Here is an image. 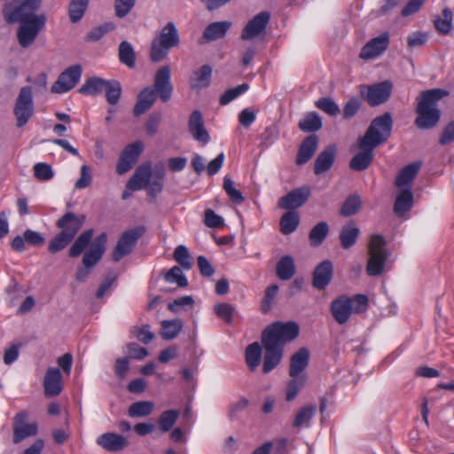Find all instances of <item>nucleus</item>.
Instances as JSON below:
<instances>
[{
    "label": "nucleus",
    "mask_w": 454,
    "mask_h": 454,
    "mask_svg": "<svg viewBox=\"0 0 454 454\" xmlns=\"http://www.w3.org/2000/svg\"><path fill=\"white\" fill-rule=\"evenodd\" d=\"M136 0H114V12L118 18L126 17L135 6Z\"/></svg>",
    "instance_id": "61"
},
{
    "label": "nucleus",
    "mask_w": 454,
    "mask_h": 454,
    "mask_svg": "<svg viewBox=\"0 0 454 454\" xmlns=\"http://www.w3.org/2000/svg\"><path fill=\"white\" fill-rule=\"evenodd\" d=\"M359 234L360 230L354 222L347 223L341 227L339 234L341 247L348 249L353 247L356 244Z\"/></svg>",
    "instance_id": "33"
},
{
    "label": "nucleus",
    "mask_w": 454,
    "mask_h": 454,
    "mask_svg": "<svg viewBox=\"0 0 454 454\" xmlns=\"http://www.w3.org/2000/svg\"><path fill=\"white\" fill-rule=\"evenodd\" d=\"M276 271L281 280H289L295 274V264L292 256L285 255L277 263Z\"/></svg>",
    "instance_id": "37"
},
{
    "label": "nucleus",
    "mask_w": 454,
    "mask_h": 454,
    "mask_svg": "<svg viewBox=\"0 0 454 454\" xmlns=\"http://www.w3.org/2000/svg\"><path fill=\"white\" fill-rule=\"evenodd\" d=\"M393 119L390 113L374 118L368 127L363 138V145H372L379 146L385 143L391 136Z\"/></svg>",
    "instance_id": "4"
},
{
    "label": "nucleus",
    "mask_w": 454,
    "mask_h": 454,
    "mask_svg": "<svg viewBox=\"0 0 454 454\" xmlns=\"http://www.w3.org/2000/svg\"><path fill=\"white\" fill-rule=\"evenodd\" d=\"M449 90L434 88L422 91L417 98L415 125L421 129H429L435 127L441 118V111L437 103L448 97Z\"/></svg>",
    "instance_id": "1"
},
{
    "label": "nucleus",
    "mask_w": 454,
    "mask_h": 454,
    "mask_svg": "<svg viewBox=\"0 0 454 454\" xmlns=\"http://www.w3.org/2000/svg\"><path fill=\"white\" fill-rule=\"evenodd\" d=\"M333 266L331 261L325 260L314 270L312 286L317 290H324L332 281Z\"/></svg>",
    "instance_id": "22"
},
{
    "label": "nucleus",
    "mask_w": 454,
    "mask_h": 454,
    "mask_svg": "<svg viewBox=\"0 0 454 454\" xmlns=\"http://www.w3.org/2000/svg\"><path fill=\"white\" fill-rule=\"evenodd\" d=\"M145 229L143 226L136 227L126 231L119 239L114 252L113 260L119 262L122 257L130 254L137 239L145 233Z\"/></svg>",
    "instance_id": "11"
},
{
    "label": "nucleus",
    "mask_w": 454,
    "mask_h": 454,
    "mask_svg": "<svg viewBox=\"0 0 454 454\" xmlns=\"http://www.w3.org/2000/svg\"><path fill=\"white\" fill-rule=\"evenodd\" d=\"M389 34L384 32L377 37L367 42L359 53V58L364 60H369L380 56L389 45Z\"/></svg>",
    "instance_id": "14"
},
{
    "label": "nucleus",
    "mask_w": 454,
    "mask_h": 454,
    "mask_svg": "<svg viewBox=\"0 0 454 454\" xmlns=\"http://www.w3.org/2000/svg\"><path fill=\"white\" fill-rule=\"evenodd\" d=\"M165 280L168 283H176L180 287H185L188 285L187 278L183 274L178 266L172 267L165 275Z\"/></svg>",
    "instance_id": "57"
},
{
    "label": "nucleus",
    "mask_w": 454,
    "mask_h": 454,
    "mask_svg": "<svg viewBox=\"0 0 454 454\" xmlns=\"http://www.w3.org/2000/svg\"><path fill=\"white\" fill-rule=\"evenodd\" d=\"M223 188L234 203L241 204L245 200L244 196L236 189L234 182L229 176H224Z\"/></svg>",
    "instance_id": "53"
},
{
    "label": "nucleus",
    "mask_w": 454,
    "mask_h": 454,
    "mask_svg": "<svg viewBox=\"0 0 454 454\" xmlns=\"http://www.w3.org/2000/svg\"><path fill=\"white\" fill-rule=\"evenodd\" d=\"M317 136L310 135L308 137H306L300 145L296 157V163L298 165H303L306 162H308L317 151Z\"/></svg>",
    "instance_id": "32"
},
{
    "label": "nucleus",
    "mask_w": 454,
    "mask_h": 454,
    "mask_svg": "<svg viewBox=\"0 0 454 454\" xmlns=\"http://www.w3.org/2000/svg\"><path fill=\"white\" fill-rule=\"evenodd\" d=\"M104 92L106 93L107 103L112 106L116 105L121 94V83L116 80L108 81Z\"/></svg>",
    "instance_id": "50"
},
{
    "label": "nucleus",
    "mask_w": 454,
    "mask_h": 454,
    "mask_svg": "<svg viewBox=\"0 0 454 454\" xmlns=\"http://www.w3.org/2000/svg\"><path fill=\"white\" fill-rule=\"evenodd\" d=\"M143 144L139 141L128 145L120 154L116 172L119 175H123L131 169L143 152Z\"/></svg>",
    "instance_id": "13"
},
{
    "label": "nucleus",
    "mask_w": 454,
    "mask_h": 454,
    "mask_svg": "<svg viewBox=\"0 0 454 454\" xmlns=\"http://www.w3.org/2000/svg\"><path fill=\"white\" fill-rule=\"evenodd\" d=\"M420 167L421 163L417 161L402 168L395 178V185L403 187L410 184L419 173Z\"/></svg>",
    "instance_id": "39"
},
{
    "label": "nucleus",
    "mask_w": 454,
    "mask_h": 454,
    "mask_svg": "<svg viewBox=\"0 0 454 454\" xmlns=\"http://www.w3.org/2000/svg\"><path fill=\"white\" fill-rule=\"evenodd\" d=\"M336 156V146L330 145L325 147L317 157L314 166V173L320 175L329 170L335 160Z\"/></svg>",
    "instance_id": "30"
},
{
    "label": "nucleus",
    "mask_w": 454,
    "mask_h": 454,
    "mask_svg": "<svg viewBox=\"0 0 454 454\" xmlns=\"http://www.w3.org/2000/svg\"><path fill=\"white\" fill-rule=\"evenodd\" d=\"M453 14L450 8H444L442 15L437 16L434 24L436 30L442 35H448L452 29Z\"/></svg>",
    "instance_id": "41"
},
{
    "label": "nucleus",
    "mask_w": 454,
    "mask_h": 454,
    "mask_svg": "<svg viewBox=\"0 0 454 454\" xmlns=\"http://www.w3.org/2000/svg\"><path fill=\"white\" fill-rule=\"evenodd\" d=\"M106 241L107 236L106 233H101L97 237L90 249L83 255L82 264L84 267L90 269L100 261L106 250Z\"/></svg>",
    "instance_id": "20"
},
{
    "label": "nucleus",
    "mask_w": 454,
    "mask_h": 454,
    "mask_svg": "<svg viewBox=\"0 0 454 454\" xmlns=\"http://www.w3.org/2000/svg\"><path fill=\"white\" fill-rule=\"evenodd\" d=\"M153 406L154 404L151 402H136L130 405L129 409V415L133 418L145 417L152 412Z\"/></svg>",
    "instance_id": "52"
},
{
    "label": "nucleus",
    "mask_w": 454,
    "mask_h": 454,
    "mask_svg": "<svg viewBox=\"0 0 454 454\" xmlns=\"http://www.w3.org/2000/svg\"><path fill=\"white\" fill-rule=\"evenodd\" d=\"M311 193L308 185L296 188L289 192L278 200V207L282 209L292 210L299 208L306 203Z\"/></svg>",
    "instance_id": "15"
},
{
    "label": "nucleus",
    "mask_w": 454,
    "mask_h": 454,
    "mask_svg": "<svg viewBox=\"0 0 454 454\" xmlns=\"http://www.w3.org/2000/svg\"><path fill=\"white\" fill-rule=\"evenodd\" d=\"M73 239L65 233H58L50 242L48 250L51 254H56L63 250Z\"/></svg>",
    "instance_id": "54"
},
{
    "label": "nucleus",
    "mask_w": 454,
    "mask_h": 454,
    "mask_svg": "<svg viewBox=\"0 0 454 454\" xmlns=\"http://www.w3.org/2000/svg\"><path fill=\"white\" fill-rule=\"evenodd\" d=\"M329 233V226L325 222H320L316 224L309 234L310 244L317 247L322 244Z\"/></svg>",
    "instance_id": "44"
},
{
    "label": "nucleus",
    "mask_w": 454,
    "mask_h": 454,
    "mask_svg": "<svg viewBox=\"0 0 454 454\" xmlns=\"http://www.w3.org/2000/svg\"><path fill=\"white\" fill-rule=\"evenodd\" d=\"M21 25L17 30V38L22 48L29 47L36 39L40 31L44 27L46 16L38 14L27 21H19Z\"/></svg>",
    "instance_id": "8"
},
{
    "label": "nucleus",
    "mask_w": 454,
    "mask_h": 454,
    "mask_svg": "<svg viewBox=\"0 0 454 454\" xmlns=\"http://www.w3.org/2000/svg\"><path fill=\"white\" fill-rule=\"evenodd\" d=\"M170 78L171 71L169 66H163L156 72L153 90L163 102H167L172 94L173 87Z\"/></svg>",
    "instance_id": "18"
},
{
    "label": "nucleus",
    "mask_w": 454,
    "mask_h": 454,
    "mask_svg": "<svg viewBox=\"0 0 454 454\" xmlns=\"http://www.w3.org/2000/svg\"><path fill=\"white\" fill-rule=\"evenodd\" d=\"M315 105L318 109L332 116H336L340 113L339 106L330 98H319Z\"/></svg>",
    "instance_id": "58"
},
{
    "label": "nucleus",
    "mask_w": 454,
    "mask_h": 454,
    "mask_svg": "<svg viewBox=\"0 0 454 454\" xmlns=\"http://www.w3.org/2000/svg\"><path fill=\"white\" fill-rule=\"evenodd\" d=\"M174 259L185 270L192 268L190 262V253L187 247L184 245H179L174 251Z\"/></svg>",
    "instance_id": "59"
},
{
    "label": "nucleus",
    "mask_w": 454,
    "mask_h": 454,
    "mask_svg": "<svg viewBox=\"0 0 454 454\" xmlns=\"http://www.w3.org/2000/svg\"><path fill=\"white\" fill-rule=\"evenodd\" d=\"M125 357L129 359L142 360L148 356V351L145 348L140 347L136 342H129L124 347Z\"/></svg>",
    "instance_id": "55"
},
{
    "label": "nucleus",
    "mask_w": 454,
    "mask_h": 454,
    "mask_svg": "<svg viewBox=\"0 0 454 454\" xmlns=\"http://www.w3.org/2000/svg\"><path fill=\"white\" fill-rule=\"evenodd\" d=\"M84 221L83 215H77L73 212H67L56 222V226L61 231V233H65L74 239Z\"/></svg>",
    "instance_id": "19"
},
{
    "label": "nucleus",
    "mask_w": 454,
    "mask_h": 454,
    "mask_svg": "<svg viewBox=\"0 0 454 454\" xmlns=\"http://www.w3.org/2000/svg\"><path fill=\"white\" fill-rule=\"evenodd\" d=\"M107 82L99 77L89 78L79 89V92L83 95H99L105 91Z\"/></svg>",
    "instance_id": "35"
},
{
    "label": "nucleus",
    "mask_w": 454,
    "mask_h": 454,
    "mask_svg": "<svg viewBox=\"0 0 454 454\" xmlns=\"http://www.w3.org/2000/svg\"><path fill=\"white\" fill-rule=\"evenodd\" d=\"M82 75V67L74 65L62 72L51 87V92L62 94L73 89Z\"/></svg>",
    "instance_id": "12"
},
{
    "label": "nucleus",
    "mask_w": 454,
    "mask_h": 454,
    "mask_svg": "<svg viewBox=\"0 0 454 454\" xmlns=\"http://www.w3.org/2000/svg\"><path fill=\"white\" fill-rule=\"evenodd\" d=\"M361 207L362 200L360 196L357 194H353L346 199L340 213L343 216H351L356 214L361 209Z\"/></svg>",
    "instance_id": "45"
},
{
    "label": "nucleus",
    "mask_w": 454,
    "mask_h": 454,
    "mask_svg": "<svg viewBox=\"0 0 454 454\" xmlns=\"http://www.w3.org/2000/svg\"><path fill=\"white\" fill-rule=\"evenodd\" d=\"M130 334L144 344H149L154 339V333L150 331L148 324L142 326L134 325L129 329Z\"/></svg>",
    "instance_id": "49"
},
{
    "label": "nucleus",
    "mask_w": 454,
    "mask_h": 454,
    "mask_svg": "<svg viewBox=\"0 0 454 454\" xmlns=\"http://www.w3.org/2000/svg\"><path fill=\"white\" fill-rule=\"evenodd\" d=\"M35 176L42 181H48L53 177L51 167L46 163H36L34 166Z\"/></svg>",
    "instance_id": "62"
},
{
    "label": "nucleus",
    "mask_w": 454,
    "mask_h": 454,
    "mask_svg": "<svg viewBox=\"0 0 454 454\" xmlns=\"http://www.w3.org/2000/svg\"><path fill=\"white\" fill-rule=\"evenodd\" d=\"M352 308L350 298L341 296L332 302L331 312L338 324L344 325L353 312Z\"/></svg>",
    "instance_id": "26"
},
{
    "label": "nucleus",
    "mask_w": 454,
    "mask_h": 454,
    "mask_svg": "<svg viewBox=\"0 0 454 454\" xmlns=\"http://www.w3.org/2000/svg\"><path fill=\"white\" fill-rule=\"evenodd\" d=\"M188 128L193 138L198 142L206 145L210 141V136L205 128L202 114L199 110L191 114Z\"/></svg>",
    "instance_id": "21"
},
{
    "label": "nucleus",
    "mask_w": 454,
    "mask_h": 454,
    "mask_svg": "<svg viewBox=\"0 0 454 454\" xmlns=\"http://www.w3.org/2000/svg\"><path fill=\"white\" fill-rule=\"evenodd\" d=\"M212 72V67L209 65H203L193 71L190 77L191 89L202 90L207 88L210 85Z\"/></svg>",
    "instance_id": "31"
},
{
    "label": "nucleus",
    "mask_w": 454,
    "mask_h": 454,
    "mask_svg": "<svg viewBox=\"0 0 454 454\" xmlns=\"http://www.w3.org/2000/svg\"><path fill=\"white\" fill-rule=\"evenodd\" d=\"M262 344L264 348V357L262 363L263 373H269L275 369L283 358V350L279 344L272 343L262 337Z\"/></svg>",
    "instance_id": "16"
},
{
    "label": "nucleus",
    "mask_w": 454,
    "mask_h": 454,
    "mask_svg": "<svg viewBox=\"0 0 454 454\" xmlns=\"http://www.w3.org/2000/svg\"><path fill=\"white\" fill-rule=\"evenodd\" d=\"M29 414L27 411L18 412L13 418L12 422V442L18 444L23 440L35 436L38 433L37 424L35 422L29 423Z\"/></svg>",
    "instance_id": "10"
},
{
    "label": "nucleus",
    "mask_w": 454,
    "mask_h": 454,
    "mask_svg": "<svg viewBox=\"0 0 454 454\" xmlns=\"http://www.w3.org/2000/svg\"><path fill=\"white\" fill-rule=\"evenodd\" d=\"M299 332V325L294 322H276L263 330L262 337L284 348L286 342L297 338Z\"/></svg>",
    "instance_id": "5"
},
{
    "label": "nucleus",
    "mask_w": 454,
    "mask_h": 454,
    "mask_svg": "<svg viewBox=\"0 0 454 454\" xmlns=\"http://www.w3.org/2000/svg\"><path fill=\"white\" fill-rule=\"evenodd\" d=\"M180 44L178 29L174 22H168L155 36L151 44L150 59L153 62H160L166 59L169 50Z\"/></svg>",
    "instance_id": "2"
},
{
    "label": "nucleus",
    "mask_w": 454,
    "mask_h": 454,
    "mask_svg": "<svg viewBox=\"0 0 454 454\" xmlns=\"http://www.w3.org/2000/svg\"><path fill=\"white\" fill-rule=\"evenodd\" d=\"M305 383V377L299 375L298 377L292 378L286 388V397H295Z\"/></svg>",
    "instance_id": "63"
},
{
    "label": "nucleus",
    "mask_w": 454,
    "mask_h": 454,
    "mask_svg": "<svg viewBox=\"0 0 454 454\" xmlns=\"http://www.w3.org/2000/svg\"><path fill=\"white\" fill-rule=\"evenodd\" d=\"M97 443L107 451L117 452L128 445V440L114 433H105L97 439Z\"/></svg>",
    "instance_id": "28"
},
{
    "label": "nucleus",
    "mask_w": 454,
    "mask_h": 454,
    "mask_svg": "<svg viewBox=\"0 0 454 454\" xmlns=\"http://www.w3.org/2000/svg\"><path fill=\"white\" fill-rule=\"evenodd\" d=\"M385 246L386 240L383 236L374 234L371 237L368 246L369 258L366 265L368 276L376 277L383 273L385 264L390 254Z\"/></svg>",
    "instance_id": "3"
},
{
    "label": "nucleus",
    "mask_w": 454,
    "mask_h": 454,
    "mask_svg": "<svg viewBox=\"0 0 454 454\" xmlns=\"http://www.w3.org/2000/svg\"><path fill=\"white\" fill-rule=\"evenodd\" d=\"M89 0H71L68 12L70 20L76 23L82 20L88 7Z\"/></svg>",
    "instance_id": "46"
},
{
    "label": "nucleus",
    "mask_w": 454,
    "mask_h": 454,
    "mask_svg": "<svg viewBox=\"0 0 454 454\" xmlns=\"http://www.w3.org/2000/svg\"><path fill=\"white\" fill-rule=\"evenodd\" d=\"M413 204V194L411 190H403L395 199L394 212L397 216H403Z\"/></svg>",
    "instance_id": "36"
},
{
    "label": "nucleus",
    "mask_w": 454,
    "mask_h": 454,
    "mask_svg": "<svg viewBox=\"0 0 454 454\" xmlns=\"http://www.w3.org/2000/svg\"><path fill=\"white\" fill-rule=\"evenodd\" d=\"M392 88L393 83L386 80L370 86L362 85L360 87V93L366 99L369 106H377L388 100L391 96Z\"/></svg>",
    "instance_id": "9"
},
{
    "label": "nucleus",
    "mask_w": 454,
    "mask_h": 454,
    "mask_svg": "<svg viewBox=\"0 0 454 454\" xmlns=\"http://www.w3.org/2000/svg\"><path fill=\"white\" fill-rule=\"evenodd\" d=\"M317 410V408L314 404H308L301 407L294 416L293 427L294 428L309 427L310 420L315 416Z\"/></svg>",
    "instance_id": "34"
},
{
    "label": "nucleus",
    "mask_w": 454,
    "mask_h": 454,
    "mask_svg": "<svg viewBox=\"0 0 454 454\" xmlns=\"http://www.w3.org/2000/svg\"><path fill=\"white\" fill-rule=\"evenodd\" d=\"M270 19L269 12H261L250 20L241 32V39L244 41L252 40L260 35L266 28Z\"/></svg>",
    "instance_id": "17"
},
{
    "label": "nucleus",
    "mask_w": 454,
    "mask_h": 454,
    "mask_svg": "<svg viewBox=\"0 0 454 454\" xmlns=\"http://www.w3.org/2000/svg\"><path fill=\"white\" fill-rule=\"evenodd\" d=\"M180 415V411L178 410H168L163 411L159 418V425L160 428L162 432L169 431L172 427L175 425L176 419Z\"/></svg>",
    "instance_id": "51"
},
{
    "label": "nucleus",
    "mask_w": 454,
    "mask_h": 454,
    "mask_svg": "<svg viewBox=\"0 0 454 454\" xmlns=\"http://www.w3.org/2000/svg\"><path fill=\"white\" fill-rule=\"evenodd\" d=\"M322 121L317 113H309L299 122V128L305 132H314L320 129Z\"/></svg>",
    "instance_id": "47"
},
{
    "label": "nucleus",
    "mask_w": 454,
    "mask_h": 454,
    "mask_svg": "<svg viewBox=\"0 0 454 454\" xmlns=\"http://www.w3.org/2000/svg\"><path fill=\"white\" fill-rule=\"evenodd\" d=\"M214 311L218 317L224 320L226 323L231 324L232 322V316L235 311V308L229 303H219L214 307Z\"/></svg>",
    "instance_id": "60"
},
{
    "label": "nucleus",
    "mask_w": 454,
    "mask_h": 454,
    "mask_svg": "<svg viewBox=\"0 0 454 454\" xmlns=\"http://www.w3.org/2000/svg\"><path fill=\"white\" fill-rule=\"evenodd\" d=\"M44 391L48 395H58L63 388V378L59 369L51 367L47 370L43 380Z\"/></svg>",
    "instance_id": "27"
},
{
    "label": "nucleus",
    "mask_w": 454,
    "mask_h": 454,
    "mask_svg": "<svg viewBox=\"0 0 454 454\" xmlns=\"http://www.w3.org/2000/svg\"><path fill=\"white\" fill-rule=\"evenodd\" d=\"M361 152L357 153L350 160L349 167L356 171H362L366 169L373 160V150L377 146L372 145H363V138L359 140L358 145Z\"/></svg>",
    "instance_id": "24"
},
{
    "label": "nucleus",
    "mask_w": 454,
    "mask_h": 454,
    "mask_svg": "<svg viewBox=\"0 0 454 454\" xmlns=\"http://www.w3.org/2000/svg\"><path fill=\"white\" fill-rule=\"evenodd\" d=\"M119 59L130 68L135 67V52L129 43L123 41L120 43Z\"/></svg>",
    "instance_id": "48"
},
{
    "label": "nucleus",
    "mask_w": 454,
    "mask_h": 454,
    "mask_svg": "<svg viewBox=\"0 0 454 454\" xmlns=\"http://www.w3.org/2000/svg\"><path fill=\"white\" fill-rule=\"evenodd\" d=\"M16 118V126L21 128L26 125L34 114L33 92L30 86L22 87L16 98L13 108Z\"/></svg>",
    "instance_id": "7"
},
{
    "label": "nucleus",
    "mask_w": 454,
    "mask_h": 454,
    "mask_svg": "<svg viewBox=\"0 0 454 454\" xmlns=\"http://www.w3.org/2000/svg\"><path fill=\"white\" fill-rule=\"evenodd\" d=\"M299 223L298 213L289 210L280 219V231L283 234L288 235L297 229Z\"/></svg>",
    "instance_id": "42"
},
{
    "label": "nucleus",
    "mask_w": 454,
    "mask_h": 454,
    "mask_svg": "<svg viewBox=\"0 0 454 454\" xmlns=\"http://www.w3.org/2000/svg\"><path fill=\"white\" fill-rule=\"evenodd\" d=\"M245 359L249 370L254 372L262 362V348L258 342H253L246 348Z\"/></svg>",
    "instance_id": "38"
},
{
    "label": "nucleus",
    "mask_w": 454,
    "mask_h": 454,
    "mask_svg": "<svg viewBox=\"0 0 454 454\" xmlns=\"http://www.w3.org/2000/svg\"><path fill=\"white\" fill-rule=\"evenodd\" d=\"M152 177L151 162L144 163L137 168L133 176L127 183V188L130 191H140L145 189Z\"/></svg>",
    "instance_id": "23"
},
{
    "label": "nucleus",
    "mask_w": 454,
    "mask_h": 454,
    "mask_svg": "<svg viewBox=\"0 0 454 454\" xmlns=\"http://www.w3.org/2000/svg\"><path fill=\"white\" fill-rule=\"evenodd\" d=\"M183 328L180 319L164 320L161 322L160 335L164 340H169L175 339Z\"/></svg>",
    "instance_id": "43"
},
{
    "label": "nucleus",
    "mask_w": 454,
    "mask_h": 454,
    "mask_svg": "<svg viewBox=\"0 0 454 454\" xmlns=\"http://www.w3.org/2000/svg\"><path fill=\"white\" fill-rule=\"evenodd\" d=\"M94 231L92 229H89L81 233L71 246L69 249V255L71 257L79 256L90 243Z\"/></svg>",
    "instance_id": "40"
},
{
    "label": "nucleus",
    "mask_w": 454,
    "mask_h": 454,
    "mask_svg": "<svg viewBox=\"0 0 454 454\" xmlns=\"http://www.w3.org/2000/svg\"><path fill=\"white\" fill-rule=\"evenodd\" d=\"M42 4V0H24L20 4L13 6L6 3L3 9L4 20L8 23L27 21L37 16L35 12Z\"/></svg>",
    "instance_id": "6"
},
{
    "label": "nucleus",
    "mask_w": 454,
    "mask_h": 454,
    "mask_svg": "<svg viewBox=\"0 0 454 454\" xmlns=\"http://www.w3.org/2000/svg\"><path fill=\"white\" fill-rule=\"evenodd\" d=\"M309 351L307 348H301L290 359L289 376L291 378L301 375V372L309 365Z\"/></svg>",
    "instance_id": "29"
},
{
    "label": "nucleus",
    "mask_w": 454,
    "mask_h": 454,
    "mask_svg": "<svg viewBox=\"0 0 454 454\" xmlns=\"http://www.w3.org/2000/svg\"><path fill=\"white\" fill-rule=\"evenodd\" d=\"M248 90V84L242 83L237 87L228 89L220 98V104L222 106L228 105L232 100L237 98L239 95Z\"/></svg>",
    "instance_id": "56"
},
{
    "label": "nucleus",
    "mask_w": 454,
    "mask_h": 454,
    "mask_svg": "<svg viewBox=\"0 0 454 454\" xmlns=\"http://www.w3.org/2000/svg\"><path fill=\"white\" fill-rule=\"evenodd\" d=\"M231 26L232 22L229 20L210 23L204 29L202 37L199 39V43L202 44L205 42H213L223 38Z\"/></svg>",
    "instance_id": "25"
},
{
    "label": "nucleus",
    "mask_w": 454,
    "mask_h": 454,
    "mask_svg": "<svg viewBox=\"0 0 454 454\" xmlns=\"http://www.w3.org/2000/svg\"><path fill=\"white\" fill-rule=\"evenodd\" d=\"M114 371L115 375L122 380L124 379L129 371V357H119L116 359Z\"/></svg>",
    "instance_id": "64"
}]
</instances>
